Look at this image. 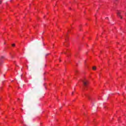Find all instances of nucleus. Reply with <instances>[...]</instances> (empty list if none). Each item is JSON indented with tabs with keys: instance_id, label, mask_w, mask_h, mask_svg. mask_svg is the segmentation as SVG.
Masks as SVG:
<instances>
[{
	"instance_id": "nucleus-12",
	"label": "nucleus",
	"mask_w": 126,
	"mask_h": 126,
	"mask_svg": "<svg viewBox=\"0 0 126 126\" xmlns=\"http://www.w3.org/2000/svg\"><path fill=\"white\" fill-rule=\"evenodd\" d=\"M64 54H66V52H64Z\"/></svg>"
},
{
	"instance_id": "nucleus-7",
	"label": "nucleus",
	"mask_w": 126,
	"mask_h": 126,
	"mask_svg": "<svg viewBox=\"0 0 126 126\" xmlns=\"http://www.w3.org/2000/svg\"><path fill=\"white\" fill-rule=\"evenodd\" d=\"M66 43H67V40L65 39Z\"/></svg>"
},
{
	"instance_id": "nucleus-6",
	"label": "nucleus",
	"mask_w": 126,
	"mask_h": 126,
	"mask_svg": "<svg viewBox=\"0 0 126 126\" xmlns=\"http://www.w3.org/2000/svg\"><path fill=\"white\" fill-rule=\"evenodd\" d=\"M88 98H89V99H90V97L89 95H88Z\"/></svg>"
},
{
	"instance_id": "nucleus-5",
	"label": "nucleus",
	"mask_w": 126,
	"mask_h": 126,
	"mask_svg": "<svg viewBox=\"0 0 126 126\" xmlns=\"http://www.w3.org/2000/svg\"><path fill=\"white\" fill-rule=\"evenodd\" d=\"M12 47H15V44H12Z\"/></svg>"
},
{
	"instance_id": "nucleus-1",
	"label": "nucleus",
	"mask_w": 126,
	"mask_h": 126,
	"mask_svg": "<svg viewBox=\"0 0 126 126\" xmlns=\"http://www.w3.org/2000/svg\"><path fill=\"white\" fill-rule=\"evenodd\" d=\"M83 85L84 86V89H86V87L88 85V81H83Z\"/></svg>"
},
{
	"instance_id": "nucleus-11",
	"label": "nucleus",
	"mask_w": 126,
	"mask_h": 126,
	"mask_svg": "<svg viewBox=\"0 0 126 126\" xmlns=\"http://www.w3.org/2000/svg\"><path fill=\"white\" fill-rule=\"evenodd\" d=\"M80 31H81V29H80Z\"/></svg>"
},
{
	"instance_id": "nucleus-10",
	"label": "nucleus",
	"mask_w": 126,
	"mask_h": 126,
	"mask_svg": "<svg viewBox=\"0 0 126 126\" xmlns=\"http://www.w3.org/2000/svg\"><path fill=\"white\" fill-rule=\"evenodd\" d=\"M72 94L73 95V92L72 93Z\"/></svg>"
},
{
	"instance_id": "nucleus-14",
	"label": "nucleus",
	"mask_w": 126,
	"mask_h": 126,
	"mask_svg": "<svg viewBox=\"0 0 126 126\" xmlns=\"http://www.w3.org/2000/svg\"><path fill=\"white\" fill-rule=\"evenodd\" d=\"M60 62H61V60H60Z\"/></svg>"
},
{
	"instance_id": "nucleus-4",
	"label": "nucleus",
	"mask_w": 126,
	"mask_h": 126,
	"mask_svg": "<svg viewBox=\"0 0 126 126\" xmlns=\"http://www.w3.org/2000/svg\"><path fill=\"white\" fill-rule=\"evenodd\" d=\"M93 69L94 70H95V69H96V66H94L93 67Z\"/></svg>"
},
{
	"instance_id": "nucleus-8",
	"label": "nucleus",
	"mask_w": 126,
	"mask_h": 126,
	"mask_svg": "<svg viewBox=\"0 0 126 126\" xmlns=\"http://www.w3.org/2000/svg\"><path fill=\"white\" fill-rule=\"evenodd\" d=\"M108 18H109L108 17H106V19H108Z\"/></svg>"
},
{
	"instance_id": "nucleus-2",
	"label": "nucleus",
	"mask_w": 126,
	"mask_h": 126,
	"mask_svg": "<svg viewBox=\"0 0 126 126\" xmlns=\"http://www.w3.org/2000/svg\"><path fill=\"white\" fill-rule=\"evenodd\" d=\"M116 13H117L118 16H119V17H121V19H123V17L122 16V15H121V12L120 11H118Z\"/></svg>"
},
{
	"instance_id": "nucleus-3",
	"label": "nucleus",
	"mask_w": 126,
	"mask_h": 126,
	"mask_svg": "<svg viewBox=\"0 0 126 126\" xmlns=\"http://www.w3.org/2000/svg\"><path fill=\"white\" fill-rule=\"evenodd\" d=\"M2 59H4V57L1 56V57L0 58V62H2Z\"/></svg>"
},
{
	"instance_id": "nucleus-13",
	"label": "nucleus",
	"mask_w": 126,
	"mask_h": 126,
	"mask_svg": "<svg viewBox=\"0 0 126 126\" xmlns=\"http://www.w3.org/2000/svg\"><path fill=\"white\" fill-rule=\"evenodd\" d=\"M75 71H76H76H77V70H76Z\"/></svg>"
},
{
	"instance_id": "nucleus-9",
	"label": "nucleus",
	"mask_w": 126,
	"mask_h": 126,
	"mask_svg": "<svg viewBox=\"0 0 126 126\" xmlns=\"http://www.w3.org/2000/svg\"><path fill=\"white\" fill-rule=\"evenodd\" d=\"M11 58H13V56H11Z\"/></svg>"
}]
</instances>
